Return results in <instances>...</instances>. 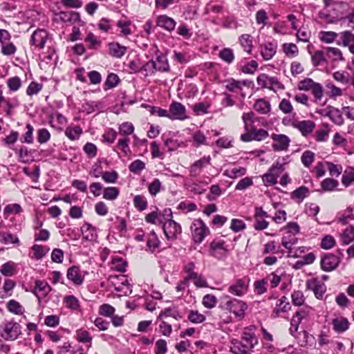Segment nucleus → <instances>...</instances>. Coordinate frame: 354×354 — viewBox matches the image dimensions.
I'll return each mask as SVG.
<instances>
[{
  "label": "nucleus",
  "mask_w": 354,
  "mask_h": 354,
  "mask_svg": "<svg viewBox=\"0 0 354 354\" xmlns=\"http://www.w3.org/2000/svg\"><path fill=\"white\" fill-rule=\"evenodd\" d=\"M307 287L308 289L313 290L315 296L319 299H322L324 294L326 290V286L324 283H317L316 279L312 281H307Z\"/></svg>",
  "instance_id": "obj_19"
},
{
  "label": "nucleus",
  "mask_w": 354,
  "mask_h": 354,
  "mask_svg": "<svg viewBox=\"0 0 354 354\" xmlns=\"http://www.w3.org/2000/svg\"><path fill=\"white\" fill-rule=\"evenodd\" d=\"M186 118L185 106L180 102H173L169 106V119L184 120Z\"/></svg>",
  "instance_id": "obj_11"
},
{
  "label": "nucleus",
  "mask_w": 354,
  "mask_h": 354,
  "mask_svg": "<svg viewBox=\"0 0 354 354\" xmlns=\"http://www.w3.org/2000/svg\"><path fill=\"white\" fill-rule=\"evenodd\" d=\"M289 156L283 157L277 160L274 164H273L270 168H274L272 170V174L277 179L279 175L285 170V165L288 163V159Z\"/></svg>",
  "instance_id": "obj_28"
},
{
  "label": "nucleus",
  "mask_w": 354,
  "mask_h": 354,
  "mask_svg": "<svg viewBox=\"0 0 354 354\" xmlns=\"http://www.w3.org/2000/svg\"><path fill=\"white\" fill-rule=\"evenodd\" d=\"M82 133V129L79 126L73 127H67L65 130V135L71 140L78 139L79 136Z\"/></svg>",
  "instance_id": "obj_38"
},
{
  "label": "nucleus",
  "mask_w": 354,
  "mask_h": 354,
  "mask_svg": "<svg viewBox=\"0 0 354 354\" xmlns=\"http://www.w3.org/2000/svg\"><path fill=\"white\" fill-rule=\"evenodd\" d=\"M131 22L130 21H118L117 22V26L120 29L121 34L127 37L131 35L132 31L130 29L129 26H131Z\"/></svg>",
  "instance_id": "obj_53"
},
{
  "label": "nucleus",
  "mask_w": 354,
  "mask_h": 354,
  "mask_svg": "<svg viewBox=\"0 0 354 354\" xmlns=\"http://www.w3.org/2000/svg\"><path fill=\"white\" fill-rule=\"evenodd\" d=\"M271 138L274 141L272 146L274 151H279L288 149L290 140L287 136L284 134L273 133L272 134Z\"/></svg>",
  "instance_id": "obj_9"
},
{
  "label": "nucleus",
  "mask_w": 354,
  "mask_h": 354,
  "mask_svg": "<svg viewBox=\"0 0 354 354\" xmlns=\"http://www.w3.org/2000/svg\"><path fill=\"white\" fill-rule=\"evenodd\" d=\"M155 62L156 70L161 72L169 71V64L165 56L158 55Z\"/></svg>",
  "instance_id": "obj_37"
},
{
  "label": "nucleus",
  "mask_w": 354,
  "mask_h": 354,
  "mask_svg": "<svg viewBox=\"0 0 354 354\" xmlns=\"http://www.w3.org/2000/svg\"><path fill=\"white\" fill-rule=\"evenodd\" d=\"M120 82V79L118 76L115 73H110L106 80V82L104 84V89L108 90L115 87Z\"/></svg>",
  "instance_id": "obj_45"
},
{
  "label": "nucleus",
  "mask_w": 354,
  "mask_h": 354,
  "mask_svg": "<svg viewBox=\"0 0 354 354\" xmlns=\"http://www.w3.org/2000/svg\"><path fill=\"white\" fill-rule=\"evenodd\" d=\"M283 50L286 55L290 57H295L298 54L297 46L295 44H284Z\"/></svg>",
  "instance_id": "obj_58"
},
{
  "label": "nucleus",
  "mask_w": 354,
  "mask_h": 354,
  "mask_svg": "<svg viewBox=\"0 0 354 354\" xmlns=\"http://www.w3.org/2000/svg\"><path fill=\"white\" fill-rule=\"evenodd\" d=\"M218 57L228 64H232L234 59L233 50L230 48H225L222 49L219 52Z\"/></svg>",
  "instance_id": "obj_36"
},
{
  "label": "nucleus",
  "mask_w": 354,
  "mask_h": 354,
  "mask_svg": "<svg viewBox=\"0 0 354 354\" xmlns=\"http://www.w3.org/2000/svg\"><path fill=\"white\" fill-rule=\"evenodd\" d=\"M160 241L158 239V236L154 231L150 232L147 239V247L148 250L151 252H153L154 250L158 248L160 245Z\"/></svg>",
  "instance_id": "obj_35"
},
{
  "label": "nucleus",
  "mask_w": 354,
  "mask_h": 354,
  "mask_svg": "<svg viewBox=\"0 0 354 354\" xmlns=\"http://www.w3.org/2000/svg\"><path fill=\"white\" fill-rule=\"evenodd\" d=\"M171 317L177 320L182 317L178 310H175L174 308H167L161 311L158 317V319L160 320L163 317Z\"/></svg>",
  "instance_id": "obj_43"
},
{
  "label": "nucleus",
  "mask_w": 354,
  "mask_h": 354,
  "mask_svg": "<svg viewBox=\"0 0 354 354\" xmlns=\"http://www.w3.org/2000/svg\"><path fill=\"white\" fill-rule=\"evenodd\" d=\"M47 38L48 33L46 30L37 29L32 34L30 43L39 48H43L46 42Z\"/></svg>",
  "instance_id": "obj_12"
},
{
  "label": "nucleus",
  "mask_w": 354,
  "mask_h": 354,
  "mask_svg": "<svg viewBox=\"0 0 354 354\" xmlns=\"http://www.w3.org/2000/svg\"><path fill=\"white\" fill-rule=\"evenodd\" d=\"M293 128L298 129L302 136H307L315 129V123L312 120H297V123L293 124Z\"/></svg>",
  "instance_id": "obj_13"
},
{
  "label": "nucleus",
  "mask_w": 354,
  "mask_h": 354,
  "mask_svg": "<svg viewBox=\"0 0 354 354\" xmlns=\"http://www.w3.org/2000/svg\"><path fill=\"white\" fill-rule=\"evenodd\" d=\"M133 205L139 211H143L147 208V201L142 195H136L133 198Z\"/></svg>",
  "instance_id": "obj_51"
},
{
  "label": "nucleus",
  "mask_w": 354,
  "mask_h": 354,
  "mask_svg": "<svg viewBox=\"0 0 354 354\" xmlns=\"http://www.w3.org/2000/svg\"><path fill=\"white\" fill-rule=\"evenodd\" d=\"M109 54L114 57H122L127 51L125 46H121L117 42H111L109 44Z\"/></svg>",
  "instance_id": "obj_23"
},
{
  "label": "nucleus",
  "mask_w": 354,
  "mask_h": 354,
  "mask_svg": "<svg viewBox=\"0 0 354 354\" xmlns=\"http://www.w3.org/2000/svg\"><path fill=\"white\" fill-rule=\"evenodd\" d=\"M315 160V153L311 151H306L303 153L301 160L303 165L309 167Z\"/></svg>",
  "instance_id": "obj_54"
},
{
  "label": "nucleus",
  "mask_w": 354,
  "mask_h": 354,
  "mask_svg": "<svg viewBox=\"0 0 354 354\" xmlns=\"http://www.w3.org/2000/svg\"><path fill=\"white\" fill-rule=\"evenodd\" d=\"M108 282L117 292H122L124 295H127L128 292H131L130 284L124 275H111L108 279Z\"/></svg>",
  "instance_id": "obj_2"
},
{
  "label": "nucleus",
  "mask_w": 354,
  "mask_h": 354,
  "mask_svg": "<svg viewBox=\"0 0 354 354\" xmlns=\"http://www.w3.org/2000/svg\"><path fill=\"white\" fill-rule=\"evenodd\" d=\"M119 195V189L115 187H108L104 188L103 198L106 200L113 201Z\"/></svg>",
  "instance_id": "obj_46"
},
{
  "label": "nucleus",
  "mask_w": 354,
  "mask_h": 354,
  "mask_svg": "<svg viewBox=\"0 0 354 354\" xmlns=\"http://www.w3.org/2000/svg\"><path fill=\"white\" fill-rule=\"evenodd\" d=\"M291 306L288 301L286 296H283L279 300V303L276 304V307L273 311L275 317H279L281 313H286L290 310Z\"/></svg>",
  "instance_id": "obj_26"
},
{
  "label": "nucleus",
  "mask_w": 354,
  "mask_h": 354,
  "mask_svg": "<svg viewBox=\"0 0 354 354\" xmlns=\"http://www.w3.org/2000/svg\"><path fill=\"white\" fill-rule=\"evenodd\" d=\"M253 107L256 111L261 114H267L271 109L270 102L263 98L257 100Z\"/></svg>",
  "instance_id": "obj_29"
},
{
  "label": "nucleus",
  "mask_w": 354,
  "mask_h": 354,
  "mask_svg": "<svg viewBox=\"0 0 354 354\" xmlns=\"http://www.w3.org/2000/svg\"><path fill=\"white\" fill-rule=\"evenodd\" d=\"M341 259L332 253L323 255L320 261L321 268L326 272H330L337 268Z\"/></svg>",
  "instance_id": "obj_6"
},
{
  "label": "nucleus",
  "mask_w": 354,
  "mask_h": 354,
  "mask_svg": "<svg viewBox=\"0 0 354 354\" xmlns=\"http://www.w3.org/2000/svg\"><path fill=\"white\" fill-rule=\"evenodd\" d=\"M57 19L62 22L73 24L80 20V15L75 12L60 11L57 14Z\"/></svg>",
  "instance_id": "obj_16"
},
{
  "label": "nucleus",
  "mask_w": 354,
  "mask_h": 354,
  "mask_svg": "<svg viewBox=\"0 0 354 354\" xmlns=\"http://www.w3.org/2000/svg\"><path fill=\"white\" fill-rule=\"evenodd\" d=\"M354 182V169L353 168L346 170L342 178V184L348 187Z\"/></svg>",
  "instance_id": "obj_55"
},
{
  "label": "nucleus",
  "mask_w": 354,
  "mask_h": 354,
  "mask_svg": "<svg viewBox=\"0 0 354 354\" xmlns=\"http://www.w3.org/2000/svg\"><path fill=\"white\" fill-rule=\"evenodd\" d=\"M274 168H270L268 171L262 176V180L266 186H271L277 183V179L272 174Z\"/></svg>",
  "instance_id": "obj_49"
},
{
  "label": "nucleus",
  "mask_w": 354,
  "mask_h": 354,
  "mask_svg": "<svg viewBox=\"0 0 354 354\" xmlns=\"http://www.w3.org/2000/svg\"><path fill=\"white\" fill-rule=\"evenodd\" d=\"M227 83L225 85V88L230 92H236L238 90L242 89V86L247 85V81H238L234 79L226 80Z\"/></svg>",
  "instance_id": "obj_32"
},
{
  "label": "nucleus",
  "mask_w": 354,
  "mask_h": 354,
  "mask_svg": "<svg viewBox=\"0 0 354 354\" xmlns=\"http://www.w3.org/2000/svg\"><path fill=\"white\" fill-rule=\"evenodd\" d=\"M67 278L72 281L75 285H81L84 280L83 277L80 274L79 267L75 266L68 269Z\"/></svg>",
  "instance_id": "obj_22"
},
{
  "label": "nucleus",
  "mask_w": 354,
  "mask_h": 354,
  "mask_svg": "<svg viewBox=\"0 0 354 354\" xmlns=\"http://www.w3.org/2000/svg\"><path fill=\"white\" fill-rule=\"evenodd\" d=\"M102 178L107 183H115L118 178V174L115 171H103Z\"/></svg>",
  "instance_id": "obj_60"
},
{
  "label": "nucleus",
  "mask_w": 354,
  "mask_h": 354,
  "mask_svg": "<svg viewBox=\"0 0 354 354\" xmlns=\"http://www.w3.org/2000/svg\"><path fill=\"white\" fill-rule=\"evenodd\" d=\"M338 185V181L333 178H326L322 183L321 186L324 191H332Z\"/></svg>",
  "instance_id": "obj_57"
},
{
  "label": "nucleus",
  "mask_w": 354,
  "mask_h": 354,
  "mask_svg": "<svg viewBox=\"0 0 354 354\" xmlns=\"http://www.w3.org/2000/svg\"><path fill=\"white\" fill-rule=\"evenodd\" d=\"M307 316V313L304 310L296 312L290 321V333L295 337V334L298 330L299 326L301 320Z\"/></svg>",
  "instance_id": "obj_17"
},
{
  "label": "nucleus",
  "mask_w": 354,
  "mask_h": 354,
  "mask_svg": "<svg viewBox=\"0 0 354 354\" xmlns=\"http://www.w3.org/2000/svg\"><path fill=\"white\" fill-rule=\"evenodd\" d=\"M242 339L245 341L250 348H254L258 344V339L252 328H245L242 333Z\"/></svg>",
  "instance_id": "obj_25"
},
{
  "label": "nucleus",
  "mask_w": 354,
  "mask_h": 354,
  "mask_svg": "<svg viewBox=\"0 0 354 354\" xmlns=\"http://www.w3.org/2000/svg\"><path fill=\"white\" fill-rule=\"evenodd\" d=\"M268 137V132L262 129L252 128L249 131L241 135V139L244 142H250L252 140L261 141Z\"/></svg>",
  "instance_id": "obj_8"
},
{
  "label": "nucleus",
  "mask_w": 354,
  "mask_h": 354,
  "mask_svg": "<svg viewBox=\"0 0 354 354\" xmlns=\"http://www.w3.org/2000/svg\"><path fill=\"white\" fill-rule=\"evenodd\" d=\"M176 24L175 20L167 15H160L157 18V26L166 30H173L175 28Z\"/></svg>",
  "instance_id": "obj_20"
},
{
  "label": "nucleus",
  "mask_w": 354,
  "mask_h": 354,
  "mask_svg": "<svg viewBox=\"0 0 354 354\" xmlns=\"http://www.w3.org/2000/svg\"><path fill=\"white\" fill-rule=\"evenodd\" d=\"M250 348L248 344H243L242 342L233 339L231 340L230 351L234 354H250Z\"/></svg>",
  "instance_id": "obj_14"
},
{
  "label": "nucleus",
  "mask_w": 354,
  "mask_h": 354,
  "mask_svg": "<svg viewBox=\"0 0 354 354\" xmlns=\"http://www.w3.org/2000/svg\"><path fill=\"white\" fill-rule=\"evenodd\" d=\"M341 241L344 245H348L354 241V227L353 225H350L342 232Z\"/></svg>",
  "instance_id": "obj_33"
},
{
  "label": "nucleus",
  "mask_w": 354,
  "mask_h": 354,
  "mask_svg": "<svg viewBox=\"0 0 354 354\" xmlns=\"http://www.w3.org/2000/svg\"><path fill=\"white\" fill-rule=\"evenodd\" d=\"M7 308L8 310L15 315H21L24 312V310L22 306L17 301L14 299L10 300L7 303Z\"/></svg>",
  "instance_id": "obj_39"
},
{
  "label": "nucleus",
  "mask_w": 354,
  "mask_h": 354,
  "mask_svg": "<svg viewBox=\"0 0 354 354\" xmlns=\"http://www.w3.org/2000/svg\"><path fill=\"white\" fill-rule=\"evenodd\" d=\"M335 245V239L330 235H326L322 240L320 246L324 250L331 249Z\"/></svg>",
  "instance_id": "obj_63"
},
{
  "label": "nucleus",
  "mask_w": 354,
  "mask_h": 354,
  "mask_svg": "<svg viewBox=\"0 0 354 354\" xmlns=\"http://www.w3.org/2000/svg\"><path fill=\"white\" fill-rule=\"evenodd\" d=\"M320 35L321 41L327 44L333 43L337 37L339 39V33L333 31H323L320 32Z\"/></svg>",
  "instance_id": "obj_42"
},
{
  "label": "nucleus",
  "mask_w": 354,
  "mask_h": 354,
  "mask_svg": "<svg viewBox=\"0 0 354 354\" xmlns=\"http://www.w3.org/2000/svg\"><path fill=\"white\" fill-rule=\"evenodd\" d=\"M277 44L275 42H267L261 45V54L265 60L272 59L277 52Z\"/></svg>",
  "instance_id": "obj_15"
},
{
  "label": "nucleus",
  "mask_w": 354,
  "mask_h": 354,
  "mask_svg": "<svg viewBox=\"0 0 354 354\" xmlns=\"http://www.w3.org/2000/svg\"><path fill=\"white\" fill-rule=\"evenodd\" d=\"M226 299H227L225 302L226 309L234 314L236 317L243 318L248 308L246 304L236 299H230L228 297H226Z\"/></svg>",
  "instance_id": "obj_3"
},
{
  "label": "nucleus",
  "mask_w": 354,
  "mask_h": 354,
  "mask_svg": "<svg viewBox=\"0 0 354 354\" xmlns=\"http://www.w3.org/2000/svg\"><path fill=\"white\" fill-rule=\"evenodd\" d=\"M0 335L6 340L14 341L21 335V326L14 321H6L0 326Z\"/></svg>",
  "instance_id": "obj_1"
},
{
  "label": "nucleus",
  "mask_w": 354,
  "mask_h": 354,
  "mask_svg": "<svg viewBox=\"0 0 354 354\" xmlns=\"http://www.w3.org/2000/svg\"><path fill=\"white\" fill-rule=\"evenodd\" d=\"M328 109V111L326 112L325 115L328 117L335 124L339 126L342 125L344 120L340 110L333 106H330Z\"/></svg>",
  "instance_id": "obj_21"
},
{
  "label": "nucleus",
  "mask_w": 354,
  "mask_h": 354,
  "mask_svg": "<svg viewBox=\"0 0 354 354\" xmlns=\"http://www.w3.org/2000/svg\"><path fill=\"white\" fill-rule=\"evenodd\" d=\"M189 280L193 279L194 285L198 288H206L208 286L206 279L202 276L196 274L188 275Z\"/></svg>",
  "instance_id": "obj_50"
},
{
  "label": "nucleus",
  "mask_w": 354,
  "mask_h": 354,
  "mask_svg": "<svg viewBox=\"0 0 354 354\" xmlns=\"http://www.w3.org/2000/svg\"><path fill=\"white\" fill-rule=\"evenodd\" d=\"M245 223L241 219L233 218L231 221L230 229L234 232L242 231L245 230Z\"/></svg>",
  "instance_id": "obj_64"
},
{
  "label": "nucleus",
  "mask_w": 354,
  "mask_h": 354,
  "mask_svg": "<svg viewBox=\"0 0 354 354\" xmlns=\"http://www.w3.org/2000/svg\"><path fill=\"white\" fill-rule=\"evenodd\" d=\"M193 239L195 243H201L209 233V230L201 219L196 220L191 226Z\"/></svg>",
  "instance_id": "obj_4"
},
{
  "label": "nucleus",
  "mask_w": 354,
  "mask_h": 354,
  "mask_svg": "<svg viewBox=\"0 0 354 354\" xmlns=\"http://www.w3.org/2000/svg\"><path fill=\"white\" fill-rule=\"evenodd\" d=\"M0 242L5 245H19L20 243L17 235L6 232H0Z\"/></svg>",
  "instance_id": "obj_30"
},
{
  "label": "nucleus",
  "mask_w": 354,
  "mask_h": 354,
  "mask_svg": "<svg viewBox=\"0 0 354 354\" xmlns=\"http://www.w3.org/2000/svg\"><path fill=\"white\" fill-rule=\"evenodd\" d=\"M210 250L211 255L217 259H221L225 257L227 252L224 248L223 241H212L210 244Z\"/></svg>",
  "instance_id": "obj_18"
},
{
  "label": "nucleus",
  "mask_w": 354,
  "mask_h": 354,
  "mask_svg": "<svg viewBox=\"0 0 354 354\" xmlns=\"http://www.w3.org/2000/svg\"><path fill=\"white\" fill-rule=\"evenodd\" d=\"M145 168V163L141 160H136L129 166V171L133 174H140Z\"/></svg>",
  "instance_id": "obj_52"
},
{
  "label": "nucleus",
  "mask_w": 354,
  "mask_h": 354,
  "mask_svg": "<svg viewBox=\"0 0 354 354\" xmlns=\"http://www.w3.org/2000/svg\"><path fill=\"white\" fill-rule=\"evenodd\" d=\"M210 158L203 157L200 160L194 162L190 167V175L192 176H197L200 174L202 168L205 165L209 164Z\"/></svg>",
  "instance_id": "obj_24"
},
{
  "label": "nucleus",
  "mask_w": 354,
  "mask_h": 354,
  "mask_svg": "<svg viewBox=\"0 0 354 354\" xmlns=\"http://www.w3.org/2000/svg\"><path fill=\"white\" fill-rule=\"evenodd\" d=\"M326 51L328 52L329 56L332 57L334 61H344V58L342 55L341 50L337 48L334 47H328L326 48Z\"/></svg>",
  "instance_id": "obj_61"
},
{
  "label": "nucleus",
  "mask_w": 354,
  "mask_h": 354,
  "mask_svg": "<svg viewBox=\"0 0 354 354\" xmlns=\"http://www.w3.org/2000/svg\"><path fill=\"white\" fill-rule=\"evenodd\" d=\"M309 190L306 186H301L296 189L291 194V197L293 199H299L303 201L308 195Z\"/></svg>",
  "instance_id": "obj_48"
},
{
  "label": "nucleus",
  "mask_w": 354,
  "mask_h": 354,
  "mask_svg": "<svg viewBox=\"0 0 354 354\" xmlns=\"http://www.w3.org/2000/svg\"><path fill=\"white\" fill-rule=\"evenodd\" d=\"M338 46L348 47L350 53H354V33L351 30L339 32V39L337 40Z\"/></svg>",
  "instance_id": "obj_10"
},
{
  "label": "nucleus",
  "mask_w": 354,
  "mask_h": 354,
  "mask_svg": "<svg viewBox=\"0 0 354 354\" xmlns=\"http://www.w3.org/2000/svg\"><path fill=\"white\" fill-rule=\"evenodd\" d=\"M0 272L6 277H11L15 273V264L12 261L3 263L0 269Z\"/></svg>",
  "instance_id": "obj_40"
},
{
  "label": "nucleus",
  "mask_w": 354,
  "mask_h": 354,
  "mask_svg": "<svg viewBox=\"0 0 354 354\" xmlns=\"http://www.w3.org/2000/svg\"><path fill=\"white\" fill-rule=\"evenodd\" d=\"M83 239L86 241H92L96 236V228L91 224L85 223L81 227Z\"/></svg>",
  "instance_id": "obj_27"
},
{
  "label": "nucleus",
  "mask_w": 354,
  "mask_h": 354,
  "mask_svg": "<svg viewBox=\"0 0 354 354\" xmlns=\"http://www.w3.org/2000/svg\"><path fill=\"white\" fill-rule=\"evenodd\" d=\"M333 328L337 333H342L348 328L349 323L346 318L334 319L333 320Z\"/></svg>",
  "instance_id": "obj_34"
},
{
  "label": "nucleus",
  "mask_w": 354,
  "mask_h": 354,
  "mask_svg": "<svg viewBox=\"0 0 354 354\" xmlns=\"http://www.w3.org/2000/svg\"><path fill=\"white\" fill-rule=\"evenodd\" d=\"M161 187L162 185L160 180L155 178L151 183H149L148 186V191L151 196H155L160 192Z\"/></svg>",
  "instance_id": "obj_59"
},
{
  "label": "nucleus",
  "mask_w": 354,
  "mask_h": 354,
  "mask_svg": "<svg viewBox=\"0 0 354 354\" xmlns=\"http://www.w3.org/2000/svg\"><path fill=\"white\" fill-rule=\"evenodd\" d=\"M257 82L261 87L271 91H274L275 88L284 89V86L276 77H270L264 73L258 76Z\"/></svg>",
  "instance_id": "obj_5"
},
{
  "label": "nucleus",
  "mask_w": 354,
  "mask_h": 354,
  "mask_svg": "<svg viewBox=\"0 0 354 354\" xmlns=\"http://www.w3.org/2000/svg\"><path fill=\"white\" fill-rule=\"evenodd\" d=\"M37 290L39 292H44V295H47L49 291L51 290V288L48 284L47 282L40 280H37L35 281V289L32 291V292L38 297L39 295H37Z\"/></svg>",
  "instance_id": "obj_44"
},
{
  "label": "nucleus",
  "mask_w": 354,
  "mask_h": 354,
  "mask_svg": "<svg viewBox=\"0 0 354 354\" xmlns=\"http://www.w3.org/2000/svg\"><path fill=\"white\" fill-rule=\"evenodd\" d=\"M115 313V308L108 304H102L100 306L99 314L105 317H113Z\"/></svg>",
  "instance_id": "obj_62"
},
{
  "label": "nucleus",
  "mask_w": 354,
  "mask_h": 354,
  "mask_svg": "<svg viewBox=\"0 0 354 354\" xmlns=\"http://www.w3.org/2000/svg\"><path fill=\"white\" fill-rule=\"evenodd\" d=\"M245 173L246 169L239 167L226 170L224 173V175L230 178H236L237 177L244 176Z\"/></svg>",
  "instance_id": "obj_41"
},
{
  "label": "nucleus",
  "mask_w": 354,
  "mask_h": 354,
  "mask_svg": "<svg viewBox=\"0 0 354 354\" xmlns=\"http://www.w3.org/2000/svg\"><path fill=\"white\" fill-rule=\"evenodd\" d=\"M64 301L66 307L71 310H77L80 307L78 299L73 295L66 296Z\"/></svg>",
  "instance_id": "obj_56"
},
{
  "label": "nucleus",
  "mask_w": 354,
  "mask_h": 354,
  "mask_svg": "<svg viewBox=\"0 0 354 354\" xmlns=\"http://www.w3.org/2000/svg\"><path fill=\"white\" fill-rule=\"evenodd\" d=\"M162 230L168 240H175L177 235L181 233L180 225L171 218L165 221L162 225Z\"/></svg>",
  "instance_id": "obj_7"
},
{
  "label": "nucleus",
  "mask_w": 354,
  "mask_h": 354,
  "mask_svg": "<svg viewBox=\"0 0 354 354\" xmlns=\"http://www.w3.org/2000/svg\"><path fill=\"white\" fill-rule=\"evenodd\" d=\"M239 40L244 50L251 54L253 48L252 36L249 34H243L240 36Z\"/></svg>",
  "instance_id": "obj_31"
},
{
  "label": "nucleus",
  "mask_w": 354,
  "mask_h": 354,
  "mask_svg": "<svg viewBox=\"0 0 354 354\" xmlns=\"http://www.w3.org/2000/svg\"><path fill=\"white\" fill-rule=\"evenodd\" d=\"M324 129H318L315 131V140L317 142H325L327 140L328 134H329V129H328V124H324Z\"/></svg>",
  "instance_id": "obj_47"
}]
</instances>
